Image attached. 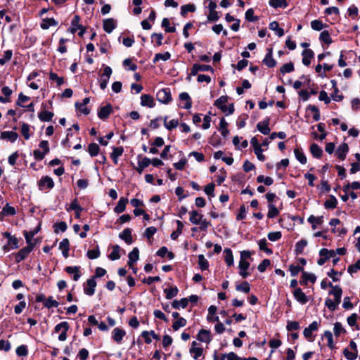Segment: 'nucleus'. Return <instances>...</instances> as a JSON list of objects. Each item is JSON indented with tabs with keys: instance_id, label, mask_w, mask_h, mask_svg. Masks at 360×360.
<instances>
[{
	"instance_id": "obj_1",
	"label": "nucleus",
	"mask_w": 360,
	"mask_h": 360,
	"mask_svg": "<svg viewBox=\"0 0 360 360\" xmlns=\"http://www.w3.org/2000/svg\"><path fill=\"white\" fill-rule=\"evenodd\" d=\"M330 286L331 287V290L329 291V295L334 296V300L327 298L325 301V305L329 310L334 311L337 309L338 306L341 302L342 290L338 285L330 284Z\"/></svg>"
},
{
	"instance_id": "obj_2",
	"label": "nucleus",
	"mask_w": 360,
	"mask_h": 360,
	"mask_svg": "<svg viewBox=\"0 0 360 360\" xmlns=\"http://www.w3.org/2000/svg\"><path fill=\"white\" fill-rule=\"evenodd\" d=\"M189 221L195 225H200L199 229L206 231L210 226V222L204 218L202 214L200 213L198 210H193L189 212Z\"/></svg>"
},
{
	"instance_id": "obj_3",
	"label": "nucleus",
	"mask_w": 360,
	"mask_h": 360,
	"mask_svg": "<svg viewBox=\"0 0 360 360\" xmlns=\"http://www.w3.org/2000/svg\"><path fill=\"white\" fill-rule=\"evenodd\" d=\"M319 323L317 321H313L307 328H304L303 331L304 336L310 342L314 341V337L312 335V332L318 330Z\"/></svg>"
},
{
	"instance_id": "obj_4",
	"label": "nucleus",
	"mask_w": 360,
	"mask_h": 360,
	"mask_svg": "<svg viewBox=\"0 0 360 360\" xmlns=\"http://www.w3.org/2000/svg\"><path fill=\"white\" fill-rule=\"evenodd\" d=\"M112 69L109 66L104 68V72L100 79V87L101 89H105L107 87L109 79L112 75Z\"/></svg>"
},
{
	"instance_id": "obj_5",
	"label": "nucleus",
	"mask_w": 360,
	"mask_h": 360,
	"mask_svg": "<svg viewBox=\"0 0 360 360\" xmlns=\"http://www.w3.org/2000/svg\"><path fill=\"white\" fill-rule=\"evenodd\" d=\"M157 99L162 103H168L172 100L170 91L167 89H162L158 91Z\"/></svg>"
},
{
	"instance_id": "obj_6",
	"label": "nucleus",
	"mask_w": 360,
	"mask_h": 360,
	"mask_svg": "<svg viewBox=\"0 0 360 360\" xmlns=\"http://www.w3.org/2000/svg\"><path fill=\"white\" fill-rule=\"evenodd\" d=\"M33 248H32L31 245H27L26 247L22 248L15 255V262L19 263L24 260L32 252Z\"/></svg>"
},
{
	"instance_id": "obj_7",
	"label": "nucleus",
	"mask_w": 360,
	"mask_h": 360,
	"mask_svg": "<svg viewBox=\"0 0 360 360\" xmlns=\"http://www.w3.org/2000/svg\"><path fill=\"white\" fill-rule=\"evenodd\" d=\"M96 282L94 278L87 280L86 285L84 287V290L86 295L91 296L94 294Z\"/></svg>"
},
{
	"instance_id": "obj_8",
	"label": "nucleus",
	"mask_w": 360,
	"mask_h": 360,
	"mask_svg": "<svg viewBox=\"0 0 360 360\" xmlns=\"http://www.w3.org/2000/svg\"><path fill=\"white\" fill-rule=\"evenodd\" d=\"M112 112V107L110 104L101 107L98 110V117L101 120H105Z\"/></svg>"
},
{
	"instance_id": "obj_9",
	"label": "nucleus",
	"mask_w": 360,
	"mask_h": 360,
	"mask_svg": "<svg viewBox=\"0 0 360 360\" xmlns=\"http://www.w3.org/2000/svg\"><path fill=\"white\" fill-rule=\"evenodd\" d=\"M18 138V134L13 131H4L1 133L0 139L7 140L11 143L15 142Z\"/></svg>"
},
{
	"instance_id": "obj_10",
	"label": "nucleus",
	"mask_w": 360,
	"mask_h": 360,
	"mask_svg": "<svg viewBox=\"0 0 360 360\" xmlns=\"http://www.w3.org/2000/svg\"><path fill=\"white\" fill-rule=\"evenodd\" d=\"M269 118H266L264 121L258 122L257 124V129L264 135L269 134L271 131V129L269 127Z\"/></svg>"
},
{
	"instance_id": "obj_11",
	"label": "nucleus",
	"mask_w": 360,
	"mask_h": 360,
	"mask_svg": "<svg viewBox=\"0 0 360 360\" xmlns=\"http://www.w3.org/2000/svg\"><path fill=\"white\" fill-rule=\"evenodd\" d=\"M54 186L53 179L49 176L43 177L39 182V187L41 190L44 188L51 189Z\"/></svg>"
},
{
	"instance_id": "obj_12",
	"label": "nucleus",
	"mask_w": 360,
	"mask_h": 360,
	"mask_svg": "<svg viewBox=\"0 0 360 360\" xmlns=\"http://www.w3.org/2000/svg\"><path fill=\"white\" fill-rule=\"evenodd\" d=\"M125 335L126 333L123 329H121L120 328H115L113 329L112 332V338L115 342L119 344L122 342Z\"/></svg>"
},
{
	"instance_id": "obj_13",
	"label": "nucleus",
	"mask_w": 360,
	"mask_h": 360,
	"mask_svg": "<svg viewBox=\"0 0 360 360\" xmlns=\"http://www.w3.org/2000/svg\"><path fill=\"white\" fill-rule=\"evenodd\" d=\"M349 150V146L346 143H343L339 146L336 150L337 157L341 160H344Z\"/></svg>"
},
{
	"instance_id": "obj_14",
	"label": "nucleus",
	"mask_w": 360,
	"mask_h": 360,
	"mask_svg": "<svg viewBox=\"0 0 360 360\" xmlns=\"http://www.w3.org/2000/svg\"><path fill=\"white\" fill-rule=\"evenodd\" d=\"M293 295L295 300L302 304H306L308 302V299L306 295L304 294V292H302V289L300 288H295V290L293 292Z\"/></svg>"
},
{
	"instance_id": "obj_15",
	"label": "nucleus",
	"mask_w": 360,
	"mask_h": 360,
	"mask_svg": "<svg viewBox=\"0 0 360 360\" xmlns=\"http://www.w3.org/2000/svg\"><path fill=\"white\" fill-rule=\"evenodd\" d=\"M197 338L199 341L209 343L212 340L210 331L205 329H202L199 331Z\"/></svg>"
},
{
	"instance_id": "obj_16",
	"label": "nucleus",
	"mask_w": 360,
	"mask_h": 360,
	"mask_svg": "<svg viewBox=\"0 0 360 360\" xmlns=\"http://www.w3.org/2000/svg\"><path fill=\"white\" fill-rule=\"evenodd\" d=\"M307 221L309 223L311 224L312 229H316L319 226H321L323 223V217H315L314 215H310Z\"/></svg>"
},
{
	"instance_id": "obj_17",
	"label": "nucleus",
	"mask_w": 360,
	"mask_h": 360,
	"mask_svg": "<svg viewBox=\"0 0 360 360\" xmlns=\"http://www.w3.org/2000/svg\"><path fill=\"white\" fill-rule=\"evenodd\" d=\"M263 63L269 68H273L276 66V61L273 58L272 49H268V52L263 60Z\"/></svg>"
},
{
	"instance_id": "obj_18",
	"label": "nucleus",
	"mask_w": 360,
	"mask_h": 360,
	"mask_svg": "<svg viewBox=\"0 0 360 360\" xmlns=\"http://www.w3.org/2000/svg\"><path fill=\"white\" fill-rule=\"evenodd\" d=\"M199 71H212V68L208 65L194 64L191 69V75H195Z\"/></svg>"
},
{
	"instance_id": "obj_19",
	"label": "nucleus",
	"mask_w": 360,
	"mask_h": 360,
	"mask_svg": "<svg viewBox=\"0 0 360 360\" xmlns=\"http://www.w3.org/2000/svg\"><path fill=\"white\" fill-rule=\"evenodd\" d=\"M119 237L128 245H131L133 243L131 230L129 228L124 229L123 231L119 234Z\"/></svg>"
},
{
	"instance_id": "obj_20",
	"label": "nucleus",
	"mask_w": 360,
	"mask_h": 360,
	"mask_svg": "<svg viewBox=\"0 0 360 360\" xmlns=\"http://www.w3.org/2000/svg\"><path fill=\"white\" fill-rule=\"evenodd\" d=\"M249 266L250 263L247 260L240 259L238 266L240 269L239 274L243 278H246L249 275L248 272L247 271Z\"/></svg>"
},
{
	"instance_id": "obj_21",
	"label": "nucleus",
	"mask_w": 360,
	"mask_h": 360,
	"mask_svg": "<svg viewBox=\"0 0 360 360\" xmlns=\"http://www.w3.org/2000/svg\"><path fill=\"white\" fill-rule=\"evenodd\" d=\"M141 105L148 108H153L155 105L153 98L148 94H143L141 96Z\"/></svg>"
},
{
	"instance_id": "obj_22",
	"label": "nucleus",
	"mask_w": 360,
	"mask_h": 360,
	"mask_svg": "<svg viewBox=\"0 0 360 360\" xmlns=\"http://www.w3.org/2000/svg\"><path fill=\"white\" fill-rule=\"evenodd\" d=\"M302 63L308 66L311 63V59L314 57V52L311 49H305L302 53Z\"/></svg>"
},
{
	"instance_id": "obj_23",
	"label": "nucleus",
	"mask_w": 360,
	"mask_h": 360,
	"mask_svg": "<svg viewBox=\"0 0 360 360\" xmlns=\"http://www.w3.org/2000/svg\"><path fill=\"white\" fill-rule=\"evenodd\" d=\"M129 261L128 265L129 267H132V264L139 260V250L137 248H134L132 251L129 253L128 255Z\"/></svg>"
},
{
	"instance_id": "obj_24",
	"label": "nucleus",
	"mask_w": 360,
	"mask_h": 360,
	"mask_svg": "<svg viewBox=\"0 0 360 360\" xmlns=\"http://www.w3.org/2000/svg\"><path fill=\"white\" fill-rule=\"evenodd\" d=\"M116 23L112 18H108L103 21V30L107 33H110L115 28Z\"/></svg>"
},
{
	"instance_id": "obj_25",
	"label": "nucleus",
	"mask_w": 360,
	"mask_h": 360,
	"mask_svg": "<svg viewBox=\"0 0 360 360\" xmlns=\"http://www.w3.org/2000/svg\"><path fill=\"white\" fill-rule=\"evenodd\" d=\"M128 202V199L126 198H121L116 207L114 208V212L115 213L120 214L123 212L125 210L126 205Z\"/></svg>"
},
{
	"instance_id": "obj_26",
	"label": "nucleus",
	"mask_w": 360,
	"mask_h": 360,
	"mask_svg": "<svg viewBox=\"0 0 360 360\" xmlns=\"http://www.w3.org/2000/svg\"><path fill=\"white\" fill-rule=\"evenodd\" d=\"M69 246L70 243L68 239L64 238L59 244V249L61 250L64 257L67 258L69 256Z\"/></svg>"
},
{
	"instance_id": "obj_27",
	"label": "nucleus",
	"mask_w": 360,
	"mask_h": 360,
	"mask_svg": "<svg viewBox=\"0 0 360 360\" xmlns=\"http://www.w3.org/2000/svg\"><path fill=\"white\" fill-rule=\"evenodd\" d=\"M179 98L181 101L185 102L184 105H182L183 108L190 109L191 108V105H192L191 98L187 93L183 92V93L180 94Z\"/></svg>"
},
{
	"instance_id": "obj_28",
	"label": "nucleus",
	"mask_w": 360,
	"mask_h": 360,
	"mask_svg": "<svg viewBox=\"0 0 360 360\" xmlns=\"http://www.w3.org/2000/svg\"><path fill=\"white\" fill-rule=\"evenodd\" d=\"M124 149L122 147H114L110 157L115 165L118 162V158L122 155Z\"/></svg>"
},
{
	"instance_id": "obj_29",
	"label": "nucleus",
	"mask_w": 360,
	"mask_h": 360,
	"mask_svg": "<svg viewBox=\"0 0 360 360\" xmlns=\"http://www.w3.org/2000/svg\"><path fill=\"white\" fill-rule=\"evenodd\" d=\"M228 101V97L222 96L219 97L216 101H215V105L220 108L221 111L224 112H226V103Z\"/></svg>"
},
{
	"instance_id": "obj_30",
	"label": "nucleus",
	"mask_w": 360,
	"mask_h": 360,
	"mask_svg": "<svg viewBox=\"0 0 360 360\" xmlns=\"http://www.w3.org/2000/svg\"><path fill=\"white\" fill-rule=\"evenodd\" d=\"M217 311V307L215 306H210L208 309V315L207 319L210 322H218L219 317L217 316H214Z\"/></svg>"
},
{
	"instance_id": "obj_31",
	"label": "nucleus",
	"mask_w": 360,
	"mask_h": 360,
	"mask_svg": "<svg viewBox=\"0 0 360 360\" xmlns=\"http://www.w3.org/2000/svg\"><path fill=\"white\" fill-rule=\"evenodd\" d=\"M188 300L187 298H183L180 300H174L172 304V306L174 309H185L188 306Z\"/></svg>"
},
{
	"instance_id": "obj_32",
	"label": "nucleus",
	"mask_w": 360,
	"mask_h": 360,
	"mask_svg": "<svg viewBox=\"0 0 360 360\" xmlns=\"http://www.w3.org/2000/svg\"><path fill=\"white\" fill-rule=\"evenodd\" d=\"M269 5L274 8H285L288 6L287 0H270L269 2Z\"/></svg>"
},
{
	"instance_id": "obj_33",
	"label": "nucleus",
	"mask_w": 360,
	"mask_h": 360,
	"mask_svg": "<svg viewBox=\"0 0 360 360\" xmlns=\"http://www.w3.org/2000/svg\"><path fill=\"white\" fill-rule=\"evenodd\" d=\"M54 114L47 110H43L39 113V119L42 122H49L52 120Z\"/></svg>"
},
{
	"instance_id": "obj_34",
	"label": "nucleus",
	"mask_w": 360,
	"mask_h": 360,
	"mask_svg": "<svg viewBox=\"0 0 360 360\" xmlns=\"http://www.w3.org/2000/svg\"><path fill=\"white\" fill-rule=\"evenodd\" d=\"M37 231H24V236L26 239V242L27 245H31L32 248H34L35 243L32 241V238L34 235L37 233Z\"/></svg>"
},
{
	"instance_id": "obj_35",
	"label": "nucleus",
	"mask_w": 360,
	"mask_h": 360,
	"mask_svg": "<svg viewBox=\"0 0 360 360\" xmlns=\"http://www.w3.org/2000/svg\"><path fill=\"white\" fill-rule=\"evenodd\" d=\"M58 25V22L55 20L53 18H46L44 19L42 22L41 23V27L43 30H47L51 26H56Z\"/></svg>"
},
{
	"instance_id": "obj_36",
	"label": "nucleus",
	"mask_w": 360,
	"mask_h": 360,
	"mask_svg": "<svg viewBox=\"0 0 360 360\" xmlns=\"http://www.w3.org/2000/svg\"><path fill=\"white\" fill-rule=\"evenodd\" d=\"M224 259L228 266L233 264V256L232 251L229 248H226L224 251Z\"/></svg>"
},
{
	"instance_id": "obj_37",
	"label": "nucleus",
	"mask_w": 360,
	"mask_h": 360,
	"mask_svg": "<svg viewBox=\"0 0 360 360\" xmlns=\"http://www.w3.org/2000/svg\"><path fill=\"white\" fill-rule=\"evenodd\" d=\"M308 243L306 240L302 239L295 244V251L297 255H301Z\"/></svg>"
},
{
	"instance_id": "obj_38",
	"label": "nucleus",
	"mask_w": 360,
	"mask_h": 360,
	"mask_svg": "<svg viewBox=\"0 0 360 360\" xmlns=\"http://www.w3.org/2000/svg\"><path fill=\"white\" fill-rule=\"evenodd\" d=\"M120 247L118 245H113L112 246V251L109 255L108 257L111 260L119 259L120 258V257H121L120 254Z\"/></svg>"
},
{
	"instance_id": "obj_39",
	"label": "nucleus",
	"mask_w": 360,
	"mask_h": 360,
	"mask_svg": "<svg viewBox=\"0 0 360 360\" xmlns=\"http://www.w3.org/2000/svg\"><path fill=\"white\" fill-rule=\"evenodd\" d=\"M178 288L176 287H171L169 288H165L164 290V292L165 294V297L167 299H172L178 293Z\"/></svg>"
},
{
	"instance_id": "obj_40",
	"label": "nucleus",
	"mask_w": 360,
	"mask_h": 360,
	"mask_svg": "<svg viewBox=\"0 0 360 360\" xmlns=\"http://www.w3.org/2000/svg\"><path fill=\"white\" fill-rule=\"evenodd\" d=\"M179 124V122L177 120L173 119L170 121H167V117L164 118V125L166 129L168 130H172L176 128Z\"/></svg>"
},
{
	"instance_id": "obj_41",
	"label": "nucleus",
	"mask_w": 360,
	"mask_h": 360,
	"mask_svg": "<svg viewBox=\"0 0 360 360\" xmlns=\"http://www.w3.org/2000/svg\"><path fill=\"white\" fill-rule=\"evenodd\" d=\"M100 147L97 143H92L89 145L88 152L91 157H94L99 153Z\"/></svg>"
},
{
	"instance_id": "obj_42",
	"label": "nucleus",
	"mask_w": 360,
	"mask_h": 360,
	"mask_svg": "<svg viewBox=\"0 0 360 360\" xmlns=\"http://www.w3.org/2000/svg\"><path fill=\"white\" fill-rule=\"evenodd\" d=\"M310 151L314 157L320 158L322 155V149L316 143H313L311 145Z\"/></svg>"
},
{
	"instance_id": "obj_43",
	"label": "nucleus",
	"mask_w": 360,
	"mask_h": 360,
	"mask_svg": "<svg viewBox=\"0 0 360 360\" xmlns=\"http://www.w3.org/2000/svg\"><path fill=\"white\" fill-rule=\"evenodd\" d=\"M337 204H338L337 199L334 196L330 195L329 199L326 200V202L324 203V206L327 209H334L335 207H336Z\"/></svg>"
},
{
	"instance_id": "obj_44",
	"label": "nucleus",
	"mask_w": 360,
	"mask_h": 360,
	"mask_svg": "<svg viewBox=\"0 0 360 360\" xmlns=\"http://www.w3.org/2000/svg\"><path fill=\"white\" fill-rule=\"evenodd\" d=\"M170 57H171V55L169 52H165L163 53H156L153 58V63H155L160 60L166 61V60H169L170 58Z\"/></svg>"
},
{
	"instance_id": "obj_45",
	"label": "nucleus",
	"mask_w": 360,
	"mask_h": 360,
	"mask_svg": "<svg viewBox=\"0 0 360 360\" xmlns=\"http://www.w3.org/2000/svg\"><path fill=\"white\" fill-rule=\"evenodd\" d=\"M187 321L184 318L180 317L173 323L172 328L174 330H178L180 328L184 327Z\"/></svg>"
},
{
	"instance_id": "obj_46",
	"label": "nucleus",
	"mask_w": 360,
	"mask_h": 360,
	"mask_svg": "<svg viewBox=\"0 0 360 360\" xmlns=\"http://www.w3.org/2000/svg\"><path fill=\"white\" fill-rule=\"evenodd\" d=\"M319 39L327 44H330L333 41L328 31L326 30L321 32Z\"/></svg>"
},
{
	"instance_id": "obj_47",
	"label": "nucleus",
	"mask_w": 360,
	"mask_h": 360,
	"mask_svg": "<svg viewBox=\"0 0 360 360\" xmlns=\"http://www.w3.org/2000/svg\"><path fill=\"white\" fill-rule=\"evenodd\" d=\"M303 282L307 283L308 281L314 283L316 281V277L314 274L302 271Z\"/></svg>"
},
{
	"instance_id": "obj_48",
	"label": "nucleus",
	"mask_w": 360,
	"mask_h": 360,
	"mask_svg": "<svg viewBox=\"0 0 360 360\" xmlns=\"http://www.w3.org/2000/svg\"><path fill=\"white\" fill-rule=\"evenodd\" d=\"M80 18L79 15H75L72 20V28L71 32L75 33L77 31V29L82 28V25L79 24Z\"/></svg>"
},
{
	"instance_id": "obj_49",
	"label": "nucleus",
	"mask_w": 360,
	"mask_h": 360,
	"mask_svg": "<svg viewBox=\"0 0 360 360\" xmlns=\"http://www.w3.org/2000/svg\"><path fill=\"white\" fill-rule=\"evenodd\" d=\"M321 257H324L326 259L335 256V252L334 250H328V249L323 248L319 251Z\"/></svg>"
},
{
	"instance_id": "obj_50",
	"label": "nucleus",
	"mask_w": 360,
	"mask_h": 360,
	"mask_svg": "<svg viewBox=\"0 0 360 360\" xmlns=\"http://www.w3.org/2000/svg\"><path fill=\"white\" fill-rule=\"evenodd\" d=\"M30 126L27 123H22L21 127V134L26 140L30 138Z\"/></svg>"
},
{
	"instance_id": "obj_51",
	"label": "nucleus",
	"mask_w": 360,
	"mask_h": 360,
	"mask_svg": "<svg viewBox=\"0 0 360 360\" xmlns=\"http://www.w3.org/2000/svg\"><path fill=\"white\" fill-rule=\"evenodd\" d=\"M258 245H259V249L261 250H263L264 252H265L266 253H267L269 255L272 254V250L270 248H268L266 246L267 241L265 238L260 240L258 243Z\"/></svg>"
},
{
	"instance_id": "obj_52",
	"label": "nucleus",
	"mask_w": 360,
	"mask_h": 360,
	"mask_svg": "<svg viewBox=\"0 0 360 360\" xmlns=\"http://www.w3.org/2000/svg\"><path fill=\"white\" fill-rule=\"evenodd\" d=\"M294 153H295V155L297 160L301 164H303V165L306 164L307 158L302 151H300L299 149H295Z\"/></svg>"
},
{
	"instance_id": "obj_53",
	"label": "nucleus",
	"mask_w": 360,
	"mask_h": 360,
	"mask_svg": "<svg viewBox=\"0 0 360 360\" xmlns=\"http://www.w3.org/2000/svg\"><path fill=\"white\" fill-rule=\"evenodd\" d=\"M268 207H269V212L267 214V217L269 218H274V217H276L277 215H278V214H279L278 210L276 207V206L274 205L269 204L268 205Z\"/></svg>"
},
{
	"instance_id": "obj_54",
	"label": "nucleus",
	"mask_w": 360,
	"mask_h": 360,
	"mask_svg": "<svg viewBox=\"0 0 360 360\" xmlns=\"http://www.w3.org/2000/svg\"><path fill=\"white\" fill-rule=\"evenodd\" d=\"M203 349L201 347L191 348L190 353L193 355L195 360H199V357L202 355Z\"/></svg>"
},
{
	"instance_id": "obj_55",
	"label": "nucleus",
	"mask_w": 360,
	"mask_h": 360,
	"mask_svg": "<svg viewBox=\"0 0 360 360\" xmlns=\"http://www.w3.org/2000/svg\"><path fill=\"white\" fill-rule=\"evenodd\" d=\"M228 123L226 122V120L222 118L220 120L219 123V128L221 130V135L224 137H226L228 134L229 133V130L227 129Z\"/></svg>"
},
{
	"instance_id": "obj_56",
	"label": "nucleus",
	"mask_w": 360,
	"mask_h": 360,
	"mask_svg": "<svg viewBox=\"0 0 360 360\" xmlns=\"http://www.w3.org/2000/svg\"><path fill=\"white\" fill-rule=\"evenodd\" d=\"M195 7L193 4H186L182 6L181 8V14L182 16H185L188 12H194Z\"/></svg>"
},
{
	"instance_id": "obj_57",
	"label": "nucleus",
	"mask_w": 360,
	"mask_h": 360,
	"mask_svg": "<svg viewBox=\"0 0 360 360\" xmlns=\"http://www.w3.org/2000/svg\"><path fill=\"white\" fill-rule=\"evenodd\" d=\"M294 70V65L292 63L290 62V63H285L284 64L281 68V72L284 75L285 73H289V72H291Z\"/></svg>"
},
{
	"instance_id": "obj_58",
	"label": "nucleus",
	"mask_w": 360,
	"mask_h": 360,
	"mask_svg": "<svg viewBox=\"0 0 360 360\" xmlns=\"http://www.w3.org/2000/svg\"><path fill=\"white\" fill-rule=\"evenodd\" d=\"M198 264H199L200 268L202 271L206 270L208 268V266H209L208 262L205 258L203 255H198Z\"/></svg>"
},
{
	"instance_id": "obj_59",
	"label": "nucleus",
	"mask_w": 360,
	"mask_h": 360,
	"mask_svg": "<svg viewBox=\"0 0 360 360\" xmlns=\"http://www.w3.org/2000/svg\"><path fill=\"white\" fill-rule=\"evenodd\" d=\"M69 323L66 321H63V322H61L58 324H57L56 326H55V328H54V331L56 333H58L60 331H63V330H69Z\"/></svg>"
},
{
	"instance_id": "obj_60",
	"label": "nucleus",
	"mask_w": 360,
	"mask_h": 360,
	"mask_svg": "<svg viewBox=\"0 0 360 360\" xmlns=\"http://www.w3.org/2000/svg\"><path fill=\"white\" fill-rule=\"evenodd\" d=\"M162 27L165 28L167 32H174L176 29L174 27L169 26V20L168 18H164L162 21Z\"/></svg>"
},
{
	"instance_id": "obj_61",
	"label": "nucleus",
	"mask_w": 360,
	"mask_h": 360,
	"mask_svg": "<svg viewBox=\"0 0 360 360\" xmlns=\"http://www.w3.org/2000/svg\"><path fill=\"white\" fill-rule=\"evenodd\" d=\"M311 27L314 30L320 31L324 27V25L319 20H314L311 22Z\"/></svg>"
},
{
	"instance_id": "obj_62",
	"label": "nucleus",
	"mask_w": 360,
	"mask_h": 360,
	"mask_svg": "<svg viewBox=\"0 0 360 360\" xmlns=\"http://www.w3.org/2000/svg\"><path fill=\"white\" fill-rule=\"evenodd\" d=\"M44 306L48 309L57 307L58 306V302L53 300L52 297H49L46 300Z\"/></svg>"
},
{
	"instance_id": "obj_63",
	"label": "nucleus",
	"mask_w": 360,
	"mask_h": 360,
	"mask_svg": "<svg viewBox=\"0 0 360 360\" xmlns=\"http://www.w3.org/2000/svg\"><path fill=\"white\" fill-rule=\"evenodd\" d=\"M307 110L311 111L312 112H314V115H313V118L315 121H318L320 120V113H319V109L317 108L316 106L315 105H309L308 107H307Z\"/></svg>"
},
{
	"instance_id": "obj_64",
	"label": "nucleus",
	"mask_w": 360,
	"mask_h": 360,
	"mask_svg": "<svg viewBox=\"0 0 360 360\" xmlns=\"http://www.w3.org/2000/svg\"><path fill=\"white\" fill-rule=\"evenodd\" d=\"M236 290L245 293H248L250 290V285L248 282L245 281L240 285H236Z\"/></svg>"
}]
</instances>
